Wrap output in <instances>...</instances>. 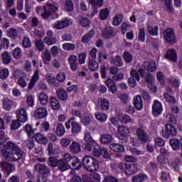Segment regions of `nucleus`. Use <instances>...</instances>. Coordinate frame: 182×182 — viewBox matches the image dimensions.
Here are the masks:
<instances>
[{
	"label": "nucleus",
	"mask_w": 182,
	"mask_h": 182,
	"mask_svg": "<svg viewBox=\"0 0 182 182\" xmlns=\"http://www.w3.org/2000/svg\"><path fill=\"white\" fill-rule=\"evenodd\" d=\"M6 141L8 138L5 132L0 131V146H3L1 149V157L7 161H19L23 156V151L16 144L11 141Z\"/></svg>",
	"instance_id": "1"
},
{
	"label": "nucleus",
	"mask_w": 182,
	"mask_h": 182,
	"mask_svg": "<svg viewBox=\"0 0 182 182\" xmlns=\"http://www.w3.org/2000/svg\"><path fill=\"white\" fill-rule=\"evenodd\" d=\"M84 140L85 141V150H87V151H92V154L95 156V157L98 159V157L102 156L105 161L110 159V154H109L107 149L105 147L102 148V146H99L97 142H96V141L92 138L90 134H85Z\"/></svg>",
	"instance_id": "2"
},
{
	"label": "nucleus",
	"mask_w": 182,
	"mask_h": 182,
	"mask_svg": "<svg viewBox=\"0 0 182 182\" xmlns=\"http://www.w3.org/2000/svg\"><path fill=\"white\" fill-rule=\"evenodd\" d=\"M72 166L73 170H80L82 168V162L80 160L69 154H65L63 159H61L58 161V167L60 171H66L69 170Z\"/></svg>",
	"instance_id": "3"
},
{
	"label": "nucleus",
	"mask_w": 182,
	"mask_h": 182,
	"mask_svg": "<svg viewBox=\"0 0 182 182\" xmlns=\"http://www.w3.org/2000/svg\"><path fill=\"white\" fill-rule=\"evenodd\" d=\"M36 129H33L32 125L27 124L25 126V132L29 139H34L39 144H48V138L38 132L35 134Z\"/></svg>",
	"instance_id": "4"
},
{
	"label": "nucleus",
	"mask_w": 182,
	"mask_h": 182,
	"mask_svg": "<svg viewBox=\"0 0 182 182\" xmlns=\"http://www.w3.org/2000/svg\"><path fill=\"white\" fill-rule=\"evenodd\" d=\"M44 11L41 14V18H43L45 21L50 19L52 21L55 19H58L60 16L58 14H56V11H58V6H55L53 4L46 3L44 6Z\"/></svg>",
	"instance_id": "5"
},
{
	"label": "nucleus",
	"mask_w": 182,
	"mask_h": 182,
	"mask_svg": "<svg viewBox=\"0 0 182 182\" xmlns=\"http://www.w3.org/2000/svg\"><path fill=\"white\" fill-rule=\"evenodd\" d=\"M82 166L90 173L97 171V168H99V158L95 159L93 156H85L82 158Z\"/></svg>",
	"instance_id": "6"
},
{
	"label": "nucleus",
	"mask_w": 182,
	"mask_h": 182,
	"mask_svg": "<svg viewBox=\"0 0 182 182\" xmlns=\"http://www.w3.org/2000/svg\"><path fill=\"white\" fill-rule=\"evenodd\" d=\"M164 41L169 45H175L177 43V37L174 29L171 28H167L163 31Z\"/></svg>",
	"instance_id": "7"
},
{
	"label": "nucleus",
	"mask_w": 182,
	"mask_h": 182,
	"mask_svg": "<svg viewBox=\"0 0 182 182\" xmlns=\"http://www.w3.org/2000/svg\"><path fill=\"white\" fill-rule=\"evenodd\" d=\"M119 168L122 170L127 176H132V174H134V173L139 171V168H137L136 164L121 163L119 165Z\"/></svg>",
	"instance_id": "8"
},
{
	"label": "nucleus",
	"mask_w": 182,
	"mask_h": 182,
	"mask_svg": "<svg viewBox=\"0 0 182 182\" xmlns=\"http://www.w3.org/2000/svg\"><path fill=\"white\" fill-rule=\"evenodd\" d=\"M161 134L164 139L176 137L177 136V129L171 124H165L164 129H162Z\"/></svg>",
	"instance_id": "9"
},
{
	"label": "nucleus",
	"mask_w": 182,
	"mask_h": 182,
	"mask_svg": "<svg viewBox=\"0 0 182 182\" xmlns=\"http://www.w3.org/2000/svg\"><path fill=\"white\" fill-rule=\"evenodd\" d=\"M163 113V105L157 100L154 101L152 105V114L154 117H159Z\"/></svg>",
	"instance_id": "10"
},
{
	"label": "nucleus",
	"mask_w": 182,
	"mask_h": 182,
	"mask_svg": "<svg viewBox=\"0 0 182 182\" xmlns=\"http://www.w3.org/2000/svg\"><path fill=\"white\" fill-rule=\"evenodd\" d=\"M165 59L173 62V63H176L178 59L177 51L174 48H170L167 50L165 54Z\"/></svg>",
	"instance_id": "11"
},
{
	"label": "nucleus",
	"mask_w": 182,
	"mask_h": 182,
	"mask_svg": "<svg viewBox=\"0 0 182 182\" xmlns=\"http://www.w3.org/2000/svg\"><path fill=\"white\" fill-rule=\"evenodd\" d=\"M0 168H1L6 176H9V174L14 171V165L9 162L2 161L0 163Z\"/></svg>",
	"instance_id": "12"
},
{
	"label": "nucleus",
	"mask_w": 182,
	"mask_h": 182,
	"mask_svg": "<svg viewBox=\"0 0 182 182\" xmlns=\"http://www.w3.org/2000/svg\"><path fill=\"white\" fill-rule=\"evenodd\" d=\"M17 120L21 123H26L28 121V113L23 108L19 109L16 112Z\"/></svg>",
	"instance_id": "13"
},
{
	"label": "nucleus",
	"mask_w": 182,
	"mask_h": 182,
	"mask_svg": "<svg viewBox=\"0 0 182 182\" xmlns=\"http://www.w3.org/2000/svg\"><path fill=\"white\" fill-rule=\"evenodd\" d=\"M103 2L105 0H90V4L91 5V9L95 15L99 11V8L103 6Z\"/></svg>",
	"instance_id": "14"
},
{
	"label": "nucleus",
	"mask_w": 182,
	"mask_h": 182,
	"mask_svg": "<svg viewBox=\"0 0 182 182\" xmlns=\"http://www.w3.org/2000/svg\"><path fill=\"white\" fill-rule=\"evenodd\" d=\"M136 134L138 139L141 141V143H148L149 142V135L147 132H144L143 128H138L136 129Z\"/></svg>",
	"instance_id": "15"
},
{
	"label": "nucleus",
	"mask_w": 182,
	"mask_h": 182,
	"mask_svg": "<svg viewBox=\"0 0 182 182\" xmlns=\"http://www.w3.org/2000/svg\"><path fill=\"white\" fill-rule=\"evenodd\" d=\"M68 63L70 68L73 72H76L79 68V63H77V57L75 55H72L68 58Z\"/></svg>",
	"instance_id": "16"
},
{
	"label": "nucleus",
	"mask_w": 182,
	"mask_h": 182,
	"mask_svg": "<svg viewBox=\"0 0 182 182\" xmlns=\"http://www.w3.org/2000/svg\"><path fill=\"white\" fill-rule=\"evenodd\" d=\"M71 128V134H73V137H76L77 134L82 133V125L77 122H73L70 125Z\"/></svg>",
	"instance_id": "17"
},
{
	"label": "nucleus",
	"mask_w": 182,
	"mask_h": 182,
	"mask_svg": "<svg viewBox=\"0 0 182 182\" xmlns=\"http://www.w3.org/2000/svg\"><path fill=\"white\" fill-rule=\"evenodd\" d=\"M36 170L38 174H40V176H42V177H45L46 174H49V173H50V171L48 169V168L42 164L36 165Z\"/></svg>",
	"instance_id": "18"
},
{
	"label": "nucleus",
	"mask_w": 182,
	"mask_h": 182,
	"mask_svg": "<svg viewBox=\"0 0 182 182\" xmlns=\"http://www.w3.org/2000/svg\"><path fill=\"white\" fill-rule=\"evenodd\" d=\"M48 116V110L46 108L39 107L34 112L35 119H45Z\"/></svg>",
	"instance_id": "19"
},
{
	"label": "nucleus",
	"mask_w": 182,
	"mask_h": 182,
	"mask_svg": "<svg viewBox=\"0 0 182 182\" xmlns=\"http://www.w3.org/2000/svg\"><path fill=\"white\" fill-rule=\"evenodd\" d=\"M102 36L105 39H110V38H114V28H113L112 27H106L102 31Z\"/></svg>",
	"instance_id": "20"
},
{
	"label": "nucleus",
	"mask_w": 182,
	"mask_h": 182,
	"mask_svg": "<svg viewBox=\"0 0 182 182\" xmlns=\"http://www.w3.org/2000/svg\"><path fill=\"white\" fill-rule=\"evenodd\" d=\"M105 85L108 87L109 92H112L113 94L117 93V87L116 86V82L113 81V79L108 78L105 81Z\"/></svg>",
	"instance_id": "21"
},
{
	"label": "nucleus",
	"mask_w": 182,
	"mask_h": 182,
	"mask_svg": "<svg viewBox=\"0 0 182 182\" xmlns=\"http://www.w3.org/2000/svg\"><path fill=\"white\" fill-rule=\"evenodd\" d=\"M109 149L112 150L114 153H124V151H126L123 145L114 142L109 144Z\"/></svg>",
	"instance_id": "22"
},
{
	"label": "nucleus",
	"mask_w": 182,
	"mask_h": 182,
	"mask_svg": "<svg viewBox=\"0 0 182 182\" xmlns=\"http://www.w3.org/2000/svg\"><path fill=\"white\" fill-rule=\"evenodd\" d=\"M69 25H70L69 20L64 19V20L57 21L54 23V28L55 29L60 30V29H64V28H68Z\"/></svg>",
	"instance_id": "23"
},
{
	"label": "nucleus",
	"mask_w": 182,
	"mask_h": 182,
	"mask_svg": "<svg viewBox=\"0 0 182 182\" xmlns=\"http://www.w3.org/2000/svg\"><path fill=\"white\" fill-rule=\"evenodd\" d=\"M134 106L136 110H141L143 109V99L141 96L136 95L134 97Z\"/></svg>",
	"instance_id": "24"
},
{
	"label": "nucleus",
	"mask_w": 182,
	"mask_h": 182,
	"mask_svg": "<svg viewBox=\"0 0 182 182\" xmlns=\"http://www.w3.org/2000/svg\"><path fill=\"white\" fill-rule=\"evenodd\" d=\"M56 95L59 100H62L63 102H65V100H68V92L63 88L58 89L56 91Z\"/></svg>",
	"instance_id": "25"
},
{
	"label": "nucleus",
	"mask_w": 182,
	"mask_h": 182,
	"mask_svg": "<svg viewBox=\"0 0 182 182\" xmlns=\"http://www.w3.org/2000/svg\"><path fill=\"white\" fill-rule=\"evenodd\" d=\"M70 151L73 154H77L80 153V144L76 142V141H73L72 144L70 145Z\"/></svg>",
	"instance_id": "26"
},
{
	"label": "nucleus",
	"mask_w": 182,
	"mask_h": 182,
	"mask_svg": "<svg viewBox=\"0 0 182 182\" xmlns=\"http://www.w3.org/2000/svg\"><path fill=\"white\" fill-rule=\"evenodd\" d=\"M2 105L4 110L9 112L12 109V106H14V100L9 98H4L2 100Z\"/></svg>",
	"instance_id": "27"
},
{
	"label": "nucleus",
	"mask_w": 182,
	"mask_h": 182,
	"mask_svg": "<svg viewBox=\"0 0 182 182\" xmlns=\"http://www.w3.org/2000/svg\"><path fill=\"white\" fill-rule=\"evenodd\" d=\"M102 144H110L113 141V136L110 134H104L100 139Z\"/></svg>",
	"instance_id": "28"
},
{
	"label": "nucleus",
	"mask_w": 182,
	"mask_h": 182,
	"mask_svg": "<svg viewBox=\"0 0 182 182\" xmlns=\"http://www.w3.org/2000/svg\"><path fill=\"white\" fill-rule=\"evenodd\" d=\"M100 107L102 110V112H106L109 110L110 107V102H109V100L106 98H102L100 101Z\"/></svg>",
	"instance_id": "29"
},
{
	"label": "nucleus",
	"mask_w": 182,
	"mask_h": 182,
	"mask_svg": "<svg viewBox=\"0 0 182 182\" xmlns=\"http://www.w3.org/2000/svg\"><path fill=\"white\" fill-rule=\"evenodd\" d=\"M169 144L173 149V150H180V149H182V144L181 141L178 139H171L169 141Z\"/></svg>",
	"instance_id": "30"
},
{
	"label": "nucleus",
	"mask_w": 182,
	"mask_h": 182,
	"mask_svg": "<svg viewBox=\"0 0 182 182\" xmlns=\"http://www.w3.org/2000/svg\"><path fill=\"white\" fill-rule=\"evenodd\" d=\"M50 103L51 109H53V110H59L60 109V103H59V100H58V98H56V97H50Z\"/></svg>",
	"instance_id": "31"
},
{
	"label": "nucleus",
	"mask_w": 182,
	"mask_h": 182,
	"mask_svg": "<svg viewBox=\"0 0 182 182\" xmlns=\"http://www.w3.org/2000/svg\"><path fill=\"white\" fill-rule=\"evenodd\" d=\"M118 132L119 134H121V136L124 137V141H123V143H127V139H126V137H127V135L130 132L129 128L122 125L118 128Z\"/></svg>",
	"instance_id": "32"
},
{
	"label": "nucleus",
	"mask_w": 182,
	"mask_h": 182,
	"mask_svg": "<svg viewBox=\"0 0 182 182\" xmlns=\"http://www.w3.org/2000/svg\"><path fill=\"white\" fill-rule=\"evenodd\" d=\"M95 30H90L87 33L83 36L82 38V43H89V41L95 36Z\"/></svg>",
	"instance_id": "33"
},
{
	"label": "nucleus",
	"mask_w": 182,
	"mask_h": 182,
	"mask_svg": "<svg viewBox=\"0 0 182 182\" xmlns=\"http://www.w3.org/2000/svg\"><path fill=\"white\" fill-rule=\"evenodd\" d=\"M66 133V130L65 129V127L62 124H57L55 126V134L58 136V137H62Z\"/></svg>",
	"instance_id": "34"
},
{
	"label": "nucleus",
	"mask_w": 182,
	"mask_h": 182,
	"mask_svg": "<svg viewBox=\"0 0 182 182\" xmlns=\"http://www.w3.org/2000/svg\"><path fill=\"white\" fill-rule=\"evenodd\" d=\"M64 5V11L65 12H72L75 9V4L72 0H65Z\"/></svg>",
	"instance_id": "35"
},
{
	"label": "nucleus",
	"mask_w": 182,
	"mask_h": 182,
	"mask_svg": "<svg viewBox=\"0 0 182 182\" xmlns=\"http://www.w3.org/2000/svg\"><path fill=\"white\" fill-rule=\"evenodd\" d=\"M38 100L42 106H46V105H48V102H49V97L46 92H41L39 95Z\"/></svg>",
	"instance_id": "36"
},
{
	"label": "nucleus",
	"mask_w": 182,
	"mask_h": 182,
	"mask_svg": "<svg viewBox=\"0 0 182 182\" xmlns=\"http://www.w3.org/2000/svg\"><path fill=\"white\" fill-rule=\"evenodd\" d=\"M88 68L91 72H95L99 69V63L93 59H90L88 62Z\"/></svg>",
	"instance_id": "37"
},
{
	"label": "nucleus",
	"mask_w": 182,
	"mask_h": 182,
	"mask_svg": "<svg viewBox=\"0 0 182 182\" xmlns=\"http://www.w3.org/2000/svg\"><path fill=\"white\" fill-rule=\"evenodd\" d=\"M95 119L98 120V122H100V123H105L106 120H107V114L100 112H97L95 114Z\"/></svg>",
	"instance_id": "38"
},
{
	"label": "nucleus",
	"mask_w": 182,
	"mask_h": 182,
	"mask_svg": "<svg viewBox=\"0 0 182 182\" xmlns=\"http://www.w3.org/2000/svg\"><path fill=\"white\" fill-rule=\"evenodd\" d=\"M144 68L148 72H156V70L157 69V64L156 62L149 63L148 64H144Z\"/></svg>",
	"instance_id": "39"
},
{
	"label": "nucleus",
	"mask_w": 182,
	"mask_h": 182,
	"mask_svg": "<svg viewBox=\"0 0 182 182\" xmlns=\"http://www.w3.org/2000/svg\"><path fill=\"white\" fill-rule=\"evenodd\" d=\"M58 164L59 160L56 157L50 156L47 161L48 166L50 167H53V168H55V167H58Z\"/></svg>",
	"instance_id": "40"
},
{
	"label": "nucleus",
	"mask_w": 182,
	"mask_h": 182,
	"mask_svg": "<svg viewBox=\"0 0 182 182\" xmlns=\"http://www.w3.org/2000/svg\"><path fill=\"white\" fill-rule=\"evenodd\" d=\"M12 61V57L9 55V52L6 51L2 54V63L4 65H9V63Z\"/></svg>",
	"instance_id": "41"
},
{
	"label": "nucleus",
	"mask_w": 182,
	"mask_h": 182,
	"mask_svg": "<svg viewBox=\"0 0 182 182\" xmlns=\"http://www.w3.org/2000/svg\"><path fill=\"white\" fill-rule=\"evenodd\" d=\"M147 31L151 36H159V26H155L154 28H153L151 26H148Z\"/></svg>",
	"instance_id": "42"
},
{
	"label": "nucleus",
	"mask_w": 182,
	"mask_h": 182,
	"mask_svg": "<svg viewBox=\"0 0 182 182\" xmlns=\"http://www.w3.org/2000/svg\"><path fill=\"white\" fill-rule=\"evenodd\" d=\"M123 59L125 63H132L133 62V55L130 52L125 50L123 53Z\"/></svg>",
	"instance_id": "43"
},
{
	"label": "nucleus",
	"mask_w": 182,
	"mask_h": 182,
	"mask_svg": "<svg viewBox=\"0 0 182 182\" xmlns=\"http://www.w3.org/2000/svg\"><path fill=\"white\" fill-rule=\"evenodd\" d=\"M110 14V11H109V9L105 8L104 9H101L100 11V18L101 21H106L107 18H109V14Z\"/></svg>",
	"instance_id": "44"
},
{
	"label": "nucleus",
	"mask_w": 182,
	"mask_h": 182,
	"mask_svg": "<svg viewBox=\"0 0 182 182\" xmlns=\"http://www.w3.org/2000/svg\"><path fill=\"white\" fill-rule=\"evenodd\" d=\"M165 1V9L168 14H174V9H173V1L171 0Z\"/></svg>",
	"instance_id": "45"
},
{
	"label": "nucleus",
	"mask_w": 182,
	"mask_h": 182,
	"mask_svg": "<svg viewBox=\"0 0 182 182\" xmlns=\"http://www.w3.org/2000/svg\"><path fill=\"white\" fill-rule=\"evenodd\" d=\"M112 63H113V65H115V66H117V68L123 66V60L122 59V56H120V55H116L112 59Z\"/></svg>",
	"instance_id": "46"
},
{
	"label": "nucleus",
	"mask_w": 182,
	"mask_h": 182,
	"mask_svg": "<svg viewBox=\"0 0 182 182\" xmlns=\"http://www.w3.org/2000/svg\"><path fill=\"white\" fill-rule=\"evenodd\" d=\"M11 55L14 59H21L22 58V49L17 47L12 50Z\"/></svg>",
	"instance_id": "47"
},
{
	"label": "nucleus",
	"mask_w": 182,
	"mask_h": 182,
	"mask_svg": "<svg viewBox=\"0 0 182 182\" xmlns=\"http://www.w3.org/2000/svg\"><path fill=\"white\" fill-rule=\"evenodd\" d=\"M43 41L46 45H48V46L56 45L58 43V39L55 37H45Z\"/></svg>",
	"instance_id": "48"
},
{
	"label": "nucleus",
	"mask_w": 182,
	"mask_h": 182,
	"mask_svg": "<svg viewBox=\"0 0 182 182\" xmlns=\"http://www.w3.org/2000/svg\"><path fill=\"white\" fill-rule=\"evenodd\" d=\"M146 178H147V175L145 173H139V175L133 176L132 182H143Z\"/></svg>",
	"instance_id": "49"
},
{
	"label": "nucleus",
	"mask_w": 182,
	"mask_h": 182,
	"mask_svg": "<svg viewBox=\"0 0 182 182\" xmlns=\"http://www.w3.org/2000/svg\"><path fill=\"white\" fill-rule=\"evenodd\" d=\"M123 15L118 14L113 18L112 24L114 26H119L123 22Z\"/></svg>",
	"instance_id": "50"
},
{
	"label": "nucleus",
	"mask_w": 182,
	"mask_h": 182,
	"mask_svg": "<svg viewBox=\"0 0 182 182\" xmlns=\"http://www.w3.org/2000/svg\"><path fill=\"white\" fill-rule=\"evenodd\" d=\"M7 36L11 39H16V36H18V31L16 28H10L7 31Z\"/></svg>",
	"instance_id": "51"
},
{
	"label": "nucleus",
	"mask_w": 182,
	"mask_h": 182,
	"mask_svg": "<svg viewBox=\"0 0 182 182\" xmlns=\"http://www.w3.org/2000/svg\"><path fill=\"white\" fill-rule=\"evenodd\" d=\"M164 97L166 102H168L169 105H176V98L170 95L168 93H164Z\"/></svg>",
	"instance_id": "52"
},
{
	"label": "nucleus",
	"mask_w": 182,
	"mask_h": 182,
	"mask_svg": "<svg viewBox=\"0 0 182 182\" xmlns=\"http://www.w3.org/2000/svg\"><path fill=\"white\" fill-rule=\"evenodd\" d=\"M22 46L24 49H29V48H32V42L28 37H24L22 41Z\"/></svg>",
	"instance_id": "53"
},
{
	"label": "nucleus",
	"mask_w": 182,
	"mask_h": 182,
	"mask_svg": "<svg viewBox=\"0 0 182 182\" xmlns=\"http://www.w3.org/2000/svg\"><path fill=\"white\" fill-rule=\"evenodd\" d=\"M80 23L82 28H89L90 26V20L87 17H82L80 19Z\"/></svg>",
	"instance_id": "54"
},
{
	"label": "nucleus",
	"mask_w": 182,
	"mask_h": 182,
	"mask_svg": "<svg viewBox=\"0 0 182 182\" xmlns=\"http://www.w3.org/2000/svg\"><path fill=\"white\" fill-rule=\"evenodd\" d=\"M121 123L123 124H127V123H132V117L127 114H124L119 117Z\"/></svg>",
	"instance_id": "55"
},
{
	"label": "nucleus",
	"mask_w": 182,
	"mask_h": 182,
	"mask_svg": "<svg viewBox=\"0 0 182 182\" xmlns=\"http://www.w3.org/2000/svg\"><path fill=\"white\" fill-rule=\"evenodd\" d=\"M43 59L44 60V63L47 64L48 62H50L52 60V55H50V53L49 50H46L43 55Z\"/></svg>",
	"instance_id": "56"
},
{
	"label": "nucleus",
	"mask_w": 182,
	"mask_h": 182,
	"mask_svg": "<svg viewBox=\"0 0 182 182\" xmlns=\"http://www.w3.org/2000/svg\"><path fill=\"white\" fill-rule=\"evenodd\" d=\"M101 178L99 173H94L90 179H84L83 182H100Z\"/></svg>",
	"instance_id": "57"
},
{
	"label": "nucleus",
	"mask_w": 182,
	"mask_h": 182,
	"mask_svg": "<svg viewBox=\"0 0 182 182\" xmlns=\"http://www.w3.org/2000/svg\"><path fill=\"white\" fill-rule=\"evenodd\" d=\"M35 46L38 52H42L45 49V44L42 40H38L35 42Z\"/></svg>",
	"instance_id": "58"
},
{
	"label": "nucleus",
	"mask_w": 182,
	"mask_h": 182,
	"mask_svg": "<svg viewBox=\"0 0 182 182\" xmlns=\"http://www.w3.org/2000/svg\"><path fill=\"white\" fill-rule=\"evenodd\" d=\"M138 40L139 42H145L146 41V32L144 31V29L140 28L138 34Z\"/></svg>",
	"instance_id": "59"
},
{
	"label": "nucleus",
	"mask_w": 182,
	"mask_h": 182,
	"mask_svg": "<svg viewBox=\"0 0 182 182\" xmlns=\"http://www.w3.org/2000/svg\"><path fill=\"white\" fill-rule=\"evenodd\" d=\"M8 76H9V70L4 68L0 70V79L1 80H5V79L8 78Z\"/></svg>",
	"instance_id": "60"
},
{
	"label": "nucleus",
	"mask_w": 182,
	"mask_h": 182,
	"mask_svg": "<svg viewBox=\"0 0 182 182\" xmlns=\"http://www.w3.org/2000/svg\"><path fill=\"white\" fill-rule=\"evenodd\" d=\"M130 28H132V25L128 24L126 22L122 23V26H121V33L122 35H125L126 32H127V31H129L130 29Z\"/></svg>",
	"instance_id": "61"
},
{
	"label": "nucleus",
	"mask_w": 182,
	"mask_h": 182,
	"mask_svg": "<svg viewBox=\"0 0 182 182\" xmlns=\"http://www.w3.org/2000/svg\"><path fill=\"white\" fill-rule=\"evenodd\" d=\"M75 48H76V46L73 43H65L63 44V49L64 50H75Z\"/></svg>",
	"instance_id": "62"
},
{
	"label": "nucleus",
	"mask_w": 182,
	"mask_h": 182,
	"mask_svg": "<svg viewBox=\"0 0 182 182\" xmlns=\"http://www.w3.org/2000/svg\"><path fill=\"white\" fill-rule=\"evenodd\" d=\"M86 58H87V54H86V53H82L78 55V62L80 65H85Z\"/></svg>",
	"instance_id": "63"
},
{
	"label": "nucleus",
	"mask_w": 182,
	"mask_h": 182,
	"mask_svg": "<svg viewBox=\"0 0 182 182\" xmlns=\"http://www.w3.org/2000/svg\"><path fill=\"white\" fill-rule=\"evenodd\" d=\"M21 126V123H19V121L18 119L14 120L11 122V129L12 130H18V129H19Z\"/></svg>",
	"instance_id": "64"
}]
</instances>
